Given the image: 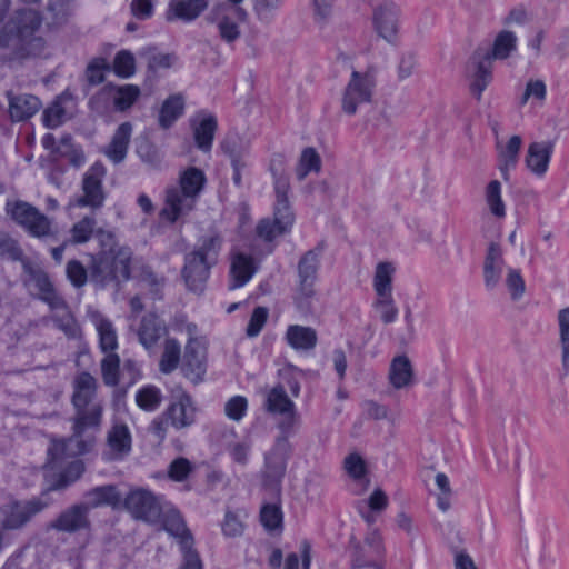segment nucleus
<instances>
[{
  "instance_id": "obj_40",
  "label": "nucleus",
  "mask_w": 569,
  "mask_h": 569,
  "mask_svg": "<svg viewBox=\"0 0 569 569\" xmlns=\"http://www.w3.org/2000/svg\"><path fill=\"white\" fill-rule=\"evenodd\" d=\"M207 178L204 172L196 167H189L180 173L178 189L199 199Z\"/></svg>"
},
{
  "instance_id": "obj_5",
  "label": "nucleus",
  "mask_w": 569,
  "mask_h": 569,
  "mask_svg": "<svg viewBox=\"0 0 569 569\" xmlns=\"http://www.w3.org/2000/svg\"><path fill=\"white\" fill-rule=\"evenodd\" d=\"M140 96V88L136 84L117 86L108 83L91 97L89 104L92 110L100 114L107 113L111 109L126 112L138 101Z\"/></svg>"
},
{
  "instance_id": "obj_46",
  "label": "nucleus",
  "mask_w": 569,
  "mask_h": 569,
  "mask_svg": "<svg viewBox=\"0 0 569 569\" xmlns=\"http://www.w3.org/2000/svg\"><path fill=\"white\" fill-rule=\"evenodd\" d=\"M321 169V158L315 148H305L300 154L296 168L298 180L302 181L311 172H319Z\"/></svg>"
},
{
  "instance_id": "obj_48",
  "label": "nucleus",
  "mask_w": 569,
  "mask_h": 569,
  "mask_svg": "<svg viewBox=\"0 0 569 569\" xmlns=\"http://www.w3.org/2000/svg\"><path fill=\"white\" fill-rule=\"evenodd\" d=\"M56 310L58 312L51 317V320L53 321L54 326L61 331H63V333L68 338L79 337L80 328L71 312L68 310L67 305L64 303V308Z\"/></svg>"
},
{
  "instance_id": "obj_33",
  "label": "nucleus",
  "mask_w": 569,
  "mask_h": 569,
  "mask_svg": "<svg viewBox=\"0 0 569 569\" xmlns=\"http://www.w3.org/2000/svg\"><path fill=\"white\" fill-rule=\"evenodd\" d=\"M41 108V101L33 94L9 96V113L12 121H26Z\"/></svg>"
},
{
  "instance_id": "obj_56",
  "label": "nucleus",
  "mask_w": 569,
  "mask_h": 569,
  "mask_svg": "<svg viewBox=\"0 0 569 569\" xmlns=\"http://www.w3.org/2000/svg\"><path fill=\"white\" fill-rule=\"evenodd\" d=\"M269 317V310L266 307H256L251 313V317L249 319V322L246 328V335L249 338L257 337L261 330L263 329L264 325L267 323Z\"/></svg>"
},
{
  "instance_id": "obj_34",
  "label": "nucleus",
  "mask_w": 569,
  "mask_h": 569,
  "mask_svg": "<svg viewBox=\"0 0 569 569\" xmlns=\"http://www.w3.org/2000/svg\"><path fill=\"white\" fill-rule=\"evenodd\" d=\"M84 498L82 503L88 506L89 511L101 506L118 508L122 502V497L113 485L94 487L84 493Z\"/></svg>"
},
{
  "instance_id": "obj_11",
  "label": "nucleus",
  "mask_w": 569,
  "mask_h": 569,
  "mask_svg": "<svg viewBox=\"0 0 569 569\" xmlns=\"http://www.w3.org/2000/svg\"><path fill=\"white\" fill-rule=\"evenodd\" d=\"M290 452L291 446L288 441V437H278L272 448L264 455V467L261 471L264 487L271 489L280 487L286 475Z\"/></svg>"
},
{
  "instance_id": "obj_10",
  "label": "nucleus",
  "mask_w": 569,
  "mask_h": 569,
  "mask_svg": "<svg viewBox=\"0 0 569 569\" xmlns=\"http://www.w3.org/2000/svg\"><path fill=\"white\" fill-rule=\"evenodd\" d=\"M248 13L243 8H232L222 2L212 7L207 20L216 24L220 39L227 44L234 43L241 36L239 22L247 20Z\"/></svg>"
},
{
  "instance_id": "obj_16",
  "label": "nucleus",
  "mask_w": 569,
  "mask_h": 569,
  "mask_svg": "<svg viewBox=\"0 0 569 569\" xmlns=\"http://www.w3.org/2000/svg\"><path fill=\"white\" fill-rule=\"evenodd\" d=\"M198 200L191 194L181 191L178 187H170L166 190L160 217L170 223L182 220L194 210Z\"/></svg>"
},
{
  "instance_id": "obj_54",
  "label": "nucleus",
  "mask_w": 569,
  "mask_h": 569,
  "mask_svg": "<svg viewBox=\"0 0 569 569\" xmlns=\"http://www.w3.org/2000/svg\"><path fill=\"white\" fill-rule=\"evenodd\" d=\"M96 219L90 216H86L80 221L74 223L70 230L72 243H84L88 242L96 228Z\"/></svg>"
},
{
  "instance_id": "obj_58",
  "label": "nucleus",
  "mask_w": 569,
  "mask_h": 569,
  "mask_svg": "<svg viewBox=\"0 0 569 569\" xmlns=\"http://www.w3.org/2000/svg\"><path fill=\"white\" fill-rule=\"evenodd\" d=\"M310 550V543L308 541H302L300 547L302 565L300 566V557L292 552L289 553L284 560V569H309L311 562Z\"/></svg>"
},
{
  "instance_id": "obj_8",
  "label": "nucleus",
  "mask_w": 569,
  "mask_h": 569,
  "mask_svg": "<svg viewBox=\"0 0 569 569\" xmlns=\"http://www.w3.org/2000/svg\"><path fill=\"white\" fill-rule=\"evenodd\" d=\"M263 409L272 416L281 417L278 422L281 436H291L301 423V417L295 402L288 397L284 387L280 383L266 392Z\"/></svg>"
},
{
  "instance_id": "obj_57",
  "label": "nucleus",
  "mask_w": 569,
  "mask_h": 569,
  "mask_svg": "<svg viewBox=\"0 0 569 569\" xmlns=\"http://www.w3.org/2000/svg\"><path fill=\"white\" fill-rule=\"evenodd\" d=\"M260 520L263 527L269 530H276L281 527L282 512L276 505H266L260 512Z\"/></svg>"
},
{
  "instance_id": "obj_12",
  "label": "nucleus",
  "mask_w": 569,
  "mask_h": 569,
  "mask_svg": "<svg viewBox=\"0 0 569 569\" xmlns=\"http://www.w3.org/2000/svg\"><path fill=\"white\" fill-rule=\"evenodd\" d=\"M132 433L121 419L114 418L106 432V443L102 450V458L108 462L122 461L132 451Z\"/></svg>"
},
{
  "instance_id": "obj_24",
  "label": "nucleus",
  "mask_w": 569,
  "mask_h": 569,
  "mask_svg": "<svg viewBox=\"0 0 569 569\" xmlns=\"http://www.w3.org/2000/svg\"><path fill=\"white\" fill-rule=\"evenodd\" d=\"M164 415L168 416L170 425L176 429L190 427L196 421V407L192 398L186 392L178 395Z\"/></svg>"
},
{
  "instance_id": "obj_50",
  "label": "nucleus",
  "mask_w": 569,
  "mask_h": 569,
  "mask_svg": "<svg viewBox=\"0 0 569 569\" xmlns=\"http://www.w3.org/2000/svg\"><path fill=\"white\" fill-rule=\"evenodd\" d=\"M162 401V395L156 386H146L136 393V402L144 411L157 410Z\"/></svg>"
},
{
  "instance_id": "obj_35",
  "label": "nucleus",
  "mask_w": 569,
  "mask_h": 569,
  "mask_svg": "<svg viewBox=\"0 0 569 569\" xmlns=\"http://www.w3.org/2000/svg\"><path fill=\"white\" fill-rule=\"evenodd\" d=\"M505 260L499 244L490 243L483 263V279L488 289H493L500 281Z\"/></svg>"
},
{
  "instance_id": "obj_14",
  "label": "nucleus",
  "mask_w": 569,
  "mask_h": 569,
  "mask_svg": "<svg viewBox=\"0 0 569 569\" xmlns=\"http://www.w3.org/2000/svg\"><path fill=\"white\" fill-rule=\"evenodd\" d=\"M106 176V168L102 162H94L84 173L82 179L83 194L76 197L70 204L84 208L98 209L102 207L104 193L102 191V180Z\"/></svg>"
},
{
  "instance_id": "obj_20",
  "label": "nucleus",
  "mask_w": 569,
  "mask_h": 569,
  "mask_svg": "<svg viewBox=\"0 0 569 569\" xmlns=\"http://www.w3.org/2000/svg\"><path fill=\"white\" fill-rule=\"evenodd\" d=\"M133 330L138 341L148 351L154 350L160 339L168 333L164 320L153 312L143 315Z\"/></svg>"
},
{
  "instance_id": "obj_25",
  "label": "nucleus",
  "mask_w": 569,
  "mask_h": 569,
  "mask_svg": "<svg viewBox=\"0 0 569 569\" xmlns=\"http://www.w3.org/2000/svg\"><path fill=\"white\" fill-rule=\"evenodd\" d=\"M521 146L522 139L520 136H512L506 143L499 140L496 142L497 166L505 181L510 179V171L518 164Z\"/></svg>"
},
{
  "instance_id": "obj_39",
  "label": "nucleus",
  "mask_w": 569,
  "mask_h": 569,
  "mask_svg": "<svg viewBox=\"0 0 569 569\" xmlns=\"http://www.w3.org/2000/svg\"><path fill=\"white\" fill-rule=\"evenodd\" d=\"M164 530L176 539L181 548H188L193 545V537L178 510H169L163 517Z\"/></svg>"
},
{
  "instance_id": "obj_2",
  "label": "nucleus",
  "mask_w": 569,
  "mask_h": 569,
  "mask_svg": "<svg viewBox=\"0 0 569 569\" xmlns=\"http://www.w3.org/2000/svg\"><path fill=\"white\" fill-rule=\"evenodd\" d=\"M41 17L33 9L18 10L0 30V48L20 56H40L44 40L37 36Z\"/></svg>"
},
{
  "instance_id": "obj_47",
  "label": "nucleus",
  "mask_w": 569,
  "mask_h": 569,
  "mask_svg": "<svg viewBox=\"0 0 569 569\" xmlns=\"http://www.w3.org/2000/svg\"><path fill=\"white\" fill-rule=\"evenodd\" d=\"M486 202L496 218H505L506 206L501 198V183L498 180L490 181L486 187Z\"/></svg>"
},
{
  "instance_id": "obj_32",
  "label": "nucleus",
  "mask_w": 569,
  "mask_h": 569,
  "mask_svg": "<svg viewBox=\"0 0 569 569\" xmlns=\"http://www.w3.org/2000/svg\"><path fill=\"white\" fill-rule=\"evenodd\" d=\"M553 151V143L550 141L532 142L529 144L526 154V166L536 176H543Z\"/></svg>"
},
{
  "instance_id": "obj_45",
  "label": "nucleus",
  "mask_w": 569,
  "mask_h": 569,
  "mask_svg": "<svg viewBox=\"0 0 569 569\" xmlns=\"http://www.w3.org/2000/svg\"><path fill=\"white\" fill-rule=\"evenodd\" d=\"M136 152L144 164L151 169H160L162 154L147 137H139L137 139Z\"/></svg>"
},
{
  "instance_id": "obj_59",
  "label": "nucleus",
  "mask_w": 569,
  "mask_h": 569,
  "mask_svg": "<svg viewBox=\"0 0 569 569\" xmlns=\"http://www.w3.org/2000/svg\"><path fill=\"white\" fill-rule=\"evenodd\" d=\"M248 400L243 396H233L224 405L226 416L233 420L240 421L247 413Z\"/></svg>"
},
{
  "instance_id": "obj_19",
  "label": "nucleus",
  "mask_w": 569,
  "mask_h": 569,
  "mask_svg": "<svg viewBox=\"0 0 569 569\" xmlns=\"http://www.w3.org/2000/svg\"><path fill=\"white\" fill-rule=\"evenodd\" d=\"M274 178V208L273 219L281 224L282 230H291L295 222V214L291 210L288 192L290 190L289 178L272 170Z\"/></svg>"
},
{
  "instance_id": "obj_49",
  "label": "nucleus",
  "mask_w": 569,
  "mask_h": 569,
  "mask_svg": "<svg viewBox=\"0 0 569 569\" xmlns=\"http://www.w3.org/2000/svg\"><path fill=\"white\" fill-rule=\"evenodd\" d=\"M372 306L386 325L395 322L398 318L399 310L392 295L376 296Z\"/></svg>"
},
{
  "instance_id": "obj_37",
  "label": "nucleus",
  "mask_w": 569,
  "mask_h": 569,
  "mask_svg": "<svg viewBox=\"0 0 569 569\" xmlns=\"http://www.w3.org/2000/svg\"><path fill=\"white\" fill-rule=\"evenodd\" d=\"M284 340L295 350H312L318 341L317 332L311 327L290 325L287 328Z\"/></svg>"
},
{
  "instance_id": "obj_61",
  "label": "nucleus",
  "mask_w": 569,
  "mask_h": 569,
  "mask_svg": "<svg viewBox=\"0 0 569 569\" xmlns=\"http://www.w3.org/2000/svg\"><path fill=\"white\" fill-rule=\"evenodd\" d=\"M113 69L118 76L129 78L134 72L133 56L126 50L119 51L113 61Z\"/></svg>"
},
{
  "instance_id": "obj_38",
  "label": "nucleus",
  "mask_w": 569,
  "mask_h": 569,
  "mask_svg": "<svg viewBox=\"0 0 569 569\" xmlns=\"http://www.w3.org/2000/svg\"><path fill=\"white\" fill-rule=\"evenodd\" d=\"M399 9L393 3H386L375 12V26L378 33L391 41L397 32Z\"/></svg>"
},
{
  "instance_id": "obj_52",
  "label": "nucleus",
  "mask_w": 569,
  "mask_h": 569,
  "mask_svg": "<svg viewBox=\"0 0 569 569\" xmlns=\"http://www.w3.org/2000/svg\"><path fill=\"white\" fill-rule=\"evenodd\" d=\"M343 469L347 475L352 478L357 482H369L366 478L367 476V466L362 457L352 452L348 455L343 460Z\"/></svg>"
},
{
  "instance_id": "obj_23",
  "label": "nucleus",
  "mask_w": 569,
  "mask_h": 569,
  "mask_svg": "<svg viewBox=\"0 0 569 569\" xmlns=\"http://www.w3.org/2000/svg\"><path fill=\"white\" fill-rule=\"evenodd\" d=\"M51 528L68 533L89 529L90 519L88 506L77 503L67 508L51 523Z\"/></svg>"
},
{
  "instance_id": "obj_4",
  "label": "nucleus",
  "mask_w": 569,
  "mask_h": 569,
  "mask_svg": "<svg viewBox=\"0 0 569 569\" xmlns=\"http://www.w3.org/2000/svg\"><path fill=\"white\" fill-rule=\"evenodd\" d=\"M132 251L129 247H110L91 257L89 271L92 281L103 286L124 282L131 276Z\"/></svg>"
},
{
  "instance_id": "obj_3",
  "label": "nucleus",
  "mask_w": 569,
  "mask_h": 569,
  "mask_svg": "<svg viewBox=\"0 0 569 569\" xmlns=\"http://www.w3.org/2000/svg\"><path fill=\"white\" fill-rule=\"evenodd\" d=\"M220 236L203 237L193 251L186 254L182 277L191 291H201L210 268L216 264L221 249Z\"/></svg>"
},
{
  "instance_id": "obj_6",
  "label": "nucleus",
  "mask_w": 569,
  "mask_h": 569,
  "mask_svg": "<svg viewBox=\"0 0 569 569\" xmlns=\"http://www.w3.org/2000/svg\"><path fill=\"white\" fill-rule=\"evenodd\" d=\"M6 212L31 237L46 238L56 233L52 220L29 202L22 200L8 201Z\"/></svg>"
},
{
  "instance_id": "obj_55",
  "label": "nucleus",
  "mask_w": 569,
  "mask_h": 569,
  "mask_svg": "<svg viewBox=\"0 0 569 569\" xmlns=\"http://www.w3.org/2000/svg\"><path fill=\"white\" fill-rule=\"evenodd\" d=\"M66 120V109L61 99H57L49 108L43 111L42 121L47 128H58Z\"/></svg>"
},
{
  "instance_id": "obj_18",
  "label": "nucleus",
  "mask_w": 569,
  "mask_h": 569,
  "mask_svg": "<svg viewBox=\"0 0 569 569\" xmlns=\"http://www.w3.org/2000/svg\"><path fill=\"white\" fill-rule=\"evenodd\" d=\"M44 508L46 503L39 499L13 501L2 509V527L4 529H19Z\"/></svg>"
},
{
  "instance_id": "obj_17",
  "label": "nucleus",
  "mask_w": 569,
  "mask_h": 569,
  "mask_svg": "<svg viewBox=\"0 0 569 569\" xmlns=\"http://www.w3.org/2000/svg\"><path fill=\"white\" fill-rule=\"evenodd\" d=\"M47 466L50 469L58 471L57 478L54 479L50 487L52 490H60L67 488L71 483L76 482L84 472L83 461L77 458L82 453L64 456V458L61 459L60 461H53L51 459L49 449L47 450Z\"/></svg>"
},
{
  "instance_id": "obj_64",
  "label": "nucleus",
  "mask_w": 569,
  "mask_h": 569,
  "mask_svg": "<svg viewBox=\"0 0 569 569\" xmlns=\"http://www.w3.org/2000/svg\"><path fill=\"white\" fill-rule=\"evenodd\" d=\"M243 523L240 518L232 511L226 512L222 522V532L226 537H239L243 532Z\"/></svg>"
},
{
  "instance_id": "obj_7",
  "label": "nucleus",
  "mask_w": 569,
  "mask_h": 569,
  "mask_svg": "<svg viewBox=\"0 0 569 569\" xmlns=\"http://www.w3.org/2000/svg\"><path fill=\"white\" fill-rule=\"evenodd\" d=\"M320 256L321 250H309L298 262V281L293 293V302L302 312L310 310L312 298L316 295L315 284L320 267Z\"/></svg>"
},
{
  "instance_id": "obj_28",
  "label": "nucleus",
  "mask_w": 569,
  "mask_h": 569,
  "mask_svg": "<svg viewBox=\"0 0 569 569\" xmlns=\"http://www.w3.org/2000/svg\"><path fill=\"white\" fill-rule=\"evenodd\" d=\"M87 315L98 332L101 351L113 352L118 348V336L113 323L98 310L89 309Z\"/></svg>"
},
{
  "instance_id": "obj_1",
  "label": "nucleus",
  "mask_w": 569,
  "mask_h": 569,
  "mask_svg": "<svg viewBox=\"0 0 569 569\" xmlns=\"http://www.w3.org/2000/svg\"><path fill=\"white\" fill-rule=\"evenodd\" d=\"M72 403L76 409L73 433L69 438L51 441L49 453L53 461H60L64 456L88 453L94 447L96 436L86 431L99 429L103 407L97 400V380L89 372H81L74 379Z\"/></svg>"
},
{
  "instance_id": "obj_26",
  "label": "nucleus",
  "mask_w": 569,
  "mask_h": 569,
  "mask_svg": "<svg viewBox=\"0 0 569 569\" xmlns=\"http://www.w3.org/2000/svg\"><path fill=\"white\" fill-rule=\"evenodd\" d=\"M258 264L251 254L233 252L230 263V289L243 287L257 272Z\"/></svg>"
},
{
  "instance_id": "obj_43",
  "label": "nucleus",
  "mask_w": 569,
  "mask_h": 569,
  "mask_svg": "<svg viewBox=\"0 0 569 569\" xmlns=\"http://www.w3.org/2000/svg\"><path fill=\"white\" fill-rule=\"evenodd\" d=\"M517 48V38L513 32L511 31H501L497 34L492 49H487L486 52L490 57V59L493 61L496 59H507L512 51H515Z\"/></svg>"
},
{
  "instance_id": "obj_51",
  "label": "nucleus",
  "mask_w": 569,
  "mask_h": 569,
  "mask_svg": "<svg viewBox=\"0 0 569 569\" xmlns=\"http://www.w3.org/2000/svg\"><path fill=\"white\" fill-rule=\"evenodd\" d=\"M196 470V466L184 457L173 459L167 469L168 478L176 482L186 481Z\"/></svg>"
},
{
  "instance_id": "obj_30",
  "label": "nucleus",
  "mask_w": 569,
  "mask_h": 569,
  "mask_svg": "<svg viewBox=\"0 0 569 569\" xmlns=\"http://www.w3.org/2000/svg\"><path fill=\"white\" fill-rule=\"evenodd\" d=\"M208 8V0H171L166 18L168 21H194Z\"/></svg>"
},
{
  "instance_id": "obj_63",
  "label": "nucleus",
  "mask_w": 569,
  "mask_h": 569,
  "mask_svg": "<svg viewBox=\"0 0 569 569\" xmlns=\"http://www.w3.org/2000/svg\"><path fill=\"white\" fill-rule=\"evenodd\" d=\"M0 256H7L12 260H19L22 251L18 242L13 240L7 232L0 229Z\"/></svg>"
},
{
  "instance_id": "obj_36",
  "label": "nucleus",
  "mask_w": 569,
  "mask_h": 569,
  "mask_svg": "<svg viewBox=\"0 0 569 569\" xmlns=\"http://www.w3.org/2000/svg\"><path fill=\"white\" fill-rule=\"evenodd\" d=\"M388 378L391 386L396 389H403L413 383V368L407 356L400 355L391 360Z\"/></svg>"
},
{
  "instance_id": "obj_29",
  "label": "nucleus",
  "mask_w": 569,
  "mask_h": 569,
  "mask_svg": "<svg viewBox=\"0 0 569 569\" xmlns=\"http://www.w3.org/2000/svg\"><path fill=\"white\" fill-rule=\"evenodd\" d=\"M132 131L131 122H122L114 131L109 144L104 147V156L113 163H121L126 159Z\"/></svg>"
},
{
  "instance_id": "obj_21",
  "label": "nucleus",
  "mask_w": 569,
  "mask_h": 569,
  "mask_svg": "<svg viewBox=\"0 0 569 569\" xmlns=\"http://www.w3.org/2000/svg\"><path fill=\"white\" fill-rule=\"evenodd\" d=\"M383 552L385 548L381 536L378 531L373 530L366 536L363 546L356 549L352 567L382 569L383 565L381 559L383 557Z\"/></svg>"
},
{
  "instance_id": "obj_53",
  "label": "nucleus",
  "mask_w": 569,
  "mask_h": 569,
  "mask_svg": "<svg viewBox=\"0 0 569 569\" xmlns=\"http://www.w3.org/2000/svg\"><path fill=\"white\" fill-rule=\"evenodd\" d=\"M120 359L114 352L106 353L101 361V372L103 382L107 386L114 387L119 383Z\"/></svg>"
},
{
  "instance_id": "obj_60",
  "label": "nucleus",
  "mask_w": 569,
  "mask_h": 569,
  "mask_svg": "<svg viewBox=\"0 0 569 569\" xmlns=\"http://www.w3.org/2000/svg\"><path fill=\"white\" fill-rule=\"evenodd\" d=\"M259 238L264 241H272L277 237L289 232L290 230H282L281 224L278 221L270 219H262L256 228Z\"/></svg>"
},
{
  "instance_id": "obj_41",
  "label": "nucleus",
  "mask_w": 569,
  "mask_h": 569,
  "mask_svg": "<svg viewBox=\"0 0 569 569\" xmlns=\"http://www.w3.org/2000/svg\"><path fill=\"white\" fill-rule=\"evenodd\" d=\"M184 111V98L181 94H172L167 98L159 112V126L162 129L170 128Z\"/></svg>"
},
{
  "instance_id": "obj_27",
  "label": "nucleus",
  "mask_w": 569,
  "mask_h": 569,
  "mask_svg": "<svg viewBox=\"0 0 569 569\" xmlns=\"http://www.w3.org/2000/svg\"><path fill=\"white\" fill-rule=\"evenodd\" d=\"M27 272L29 274L28 281L37 289L40 300L48 303L50 309L64 308L63 298L56 292L53 284L44 271L29 267Z\"/></svg>"
},
{
  "instance_id": "obj_15",
  "label": "nucleus",
  "mask_w": 569,
  "mask_h": 569,
  "mask_svg": "<svg viewBox=\"0 0 569 569\" xmlns=\"http://www.w3.org/2000/svg\"><path fill=\"white\" fill-rule=\"evenodd\" d=\"M492 60L483 48L475 50L467 64L470 91L480 100L482 92L492 80Z\"/></svg>"
},
{
  "instance_id": "obj_44",
  "label": "nucleus",
  "mask_w": 569,
  "mask_h": 569,
  "mask_svg": "<svg viewBox=\"0 0 569 569\" xmlns=\"http://www.w3.org/2000/svg\"><path fill=\"white\" fill-rule=\"evenodd\" d=\"M181 345L174 338H167L163 345V351L159 362V370L162 373H171L180 362Z\"/></svg>"
},
{
  "instance_id": "obj_31",
  "label": "nucleus",
  "mask_w": 569,
  "mask_h": 569,
  "mask_svg": "<svg viewBox=\"0 0 569 569\" xmlns=\"http://www.w3.org/2000/svg\"><path fill=\"white\" fill-rule=\"evenodd\" d=\"M207 341L203 336L188 339L184 347V365L197 377L206 372Z\"/></svg>"
},
{
  "instance_id": "obj_13",
  "label": "nucleus",
  "mask_w": 569,
  "mask_h": 569,
  "mask_svg": "<svg viewBox=\"0 0 569 569\" xmlns=\"http://www.w3.org/2000/svg\"><path fill=\"white\" fill-rule=\"evenodd\" d=\"M124 509L137 520L154 523L161 516L158 498L148 489H131L124 497Z\"/></svg>"
},
{
  "instance_id": "obj_62",
  "label": "nucleus",
  "mask_w": 569,
  "mask_h": 569,
  "mask_svg": "<svg viewBox=\"0 0 569 569\" xmlns=\"http://www.w3.org/2000/svg\"><path fill=\"white\" fill-rule=\"evenodd\" d=\"M283 3V0H254V11L261 21H270L276 11H278Z\"/></svg>"
},
{
  "instance_id": "obj_9",
  "label": "nucleus",
  "mask_w": 569,
  "mask_h": 569,
  "mask_svg": "<svg viewBox=\"0 0 569 569\" xmlns=\"http://www.w3.org/2000/svg\"><path fill=\"white\" fill-rule=\"evenodd\" d=\"M376 77L371 69L366 72L352 70L341 97V109L348 116L356 114L358 107L372 100Z\"/></svg>"
},
{
  "instance_id": "obj_22",
  "label": "nucleus",
  "mask_w": 569,
  "mask_h": 569,
  "mask_svg": "<svg viewBox=\"0 0 569 569\" xmlns=\"http://www.w3.org/2000/svg\"><path fill=\"white\" fill-rule=\"evenodd\" d=\"M189 122L197 148L202 152H210L218 129L217 118L211 113L200 111L191 117Z\"/></svg>"
},
{
  "instance_id": "obj_42",
  "label": "nucleus",
  "mask_w": 569,
  "mask_h": 569,
  "mask_svg": "<svg viewBox=\"0 0 569 569\" xmlns=\"http://www.w3.org/2000/svg\"><path fill=\"white\" fill-rule=\"evenodd\" d=\"M395 273L396 267L392 262L382 261L376 266L372 279L376 296L392 295V281Z\"/></svg>"
}]
</instances>
